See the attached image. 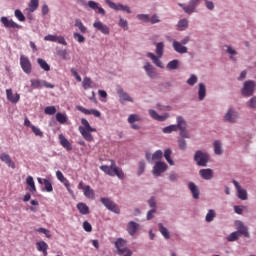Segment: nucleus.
I'll use <instances>...</instances> for the list:
<instances>
[{"label":"nucleus","mask_w":256,"mask_h":256,"mask_svg":"<svg viewBox=\"0 0 256 256\" xmlns=\"http://www.w3.org/2000/svg\"><path fill=\"white\" fill-rule=\"evenodd\" d=\"M177 131V126L176 125H169L163 128V133L164 134H170L172 132Z\"/></svg>","instance_id":"obj_50"},{"label":"nucleus","mask_w":256,"mask_h":256,"mask_svg":"<svg viewBox=\"0 0 256 256\" xmlns=\"http://www.w3.org/2000/svg\"><path fill=\"white\" fill-rule=\"evenodd\" d=\"M37 9H39V0H30L28 9H26V11H29L30 13H35Z\"/></svg>","instance_id":"obj_35"},{"label":"nucleus","mask_w":256,"mask_h":256,"mask_svg":"<svg viewBox=\"0 0 256 256\" xmlns=\"http://www.w3.org/2000/svg\"><path fill=\"white\" fill-rule=\"evenodd\" d=\"M178 65H179V61H178V60H172V61H170V62L167 64L166 68H167V70H169V71L177 70Z\"/></svg>","instance_id":"obj_43"},{"label":"nucleus","mask_w":256,"mask_h":256,"mask_svg":"<svg viewBox=\"0 0 256 256\" xmlns=\"http://www.w3.org/2000/svg\"><path fill=\"white\" fill-rule=\"evenodd\" d=\"M56 121H58V123H61V125H65V123H67V115L61 112H58L56 114Z\"/></svg>","instance_id":"obj_41"},{"label":"nucleus","mask_w":256,"mask_h":256,"mask_svg":"<svg viewBox=\"0 0 256 256\" xmlns=\"http://www.w3.org/2000/svg\"><path fill=\"white\" fill-rule=\"evenodd\" d=\"M0 21L6 29H22L21 25L17 24L13 19H8L6 16H2Z\"/></svg>","instance_id":"obj_11"},{"label":"nucleus","mask_w":256,"mask_h":256,"mask_svg":"<svg viewBox=\"0 0 256 256\" xmlns=\"http://www.w3.org/2000/svg\"><path fill=\"white\" fill-rule=\"evenodd\" d=\"M216 217V213L213 209H210L208 212H207V215H206V222L210 223L213 221V219Z\"/></svg>","instance_id":"obj_48"},{"label":"nucleus","mask_w":256,"mask_h":256,"mask_svg":"<svg viewBox=\"0 0 256 256\" xmlns=\"http://www.w3.org/2000/svg\"><path fill=\"white\" fill-rule=\"evenodd\" d=\"M20 67L26 75H31V72L33 71V65L31 64V60H29V57L25 55L20 56Z\"/></svg>","instance_id":"obj_4"},{"label":"nucleus","mask_w":256,"mask_h":256,"mask_svg":"<svg viewBox=\"0 0 256 256\" xmlns=\"http://www.w3.org/2000/svg\"><path fill=\"white\" fill-rule=\"evenodd\" d=\"M249 107L251 109H256V97H252L249 101Z\"/></svg>","instance_id":"obj_64"},{"label":"nucleus","mask_w":256,"mask_h":256,"mask_svg":"<svg viewBox=\"0 0 256 256\" xmlns=\"http://www.w3.org/2000/svg\"><path fill=\"white\" fill-rule=\"evenodd\" d=\"M101 171L105 172L106 175H109L110 177H118L119 179H123L125 177V174L123 173V170L121 168L117 167V164L115 161H111V165H102L100 166Z\"/></svg>","instance_id":"obj_3"},{"label":"nucleus","mask_w":256,"mask_h":256,"mask_svg":"<svg viewBox=\"0 0 256 256\" xmlns=\"http://www.w3.org/2000/svg\"><path fill=\"white\" fill-rule=\"evenodd\" d=\"M149 115L152 119H154L158 122H164L169 117L168 113H165L164 115H159V113H157V111H155L153 109L149 110Z\"/></svg>","instance_id":"obj_17"},{"label":"nucleus","mask_w":256,"mask_h":256,"mask_svg":"<svg viewBox=\"0 0 256 256\" xmlns=\"http://www.w3.org/2000/svg\"><path fill=\"white\" fill-rule=\"evenodd\" d=\"M57 55L61 57V59H67V50H59Z\"/></svg>","instance_id":"obj_63"},{"label":"nucleus","mask_w":256,"mask_h":256,"mask_svg":"<svg viewBox=\"0 0 256 256\" xmlns=\"http://www.w3.org/2000/svg\"><path fill=\"white\" fill-rule=\"evenodd\" d=\"M44 189L47 191V193L53 192V184H51V180L44 179Z\"/></svg>","instance_id":"obj_45"},{"label":"nucleus","mask_w":256,"mask_h":256,"mask_svg":"<svg viewBox=\"0 0 256 256\" xmlns=\"http://www.w3.org/2000/svg\"><path fill=\"white\" fill-rule=\"evenodd\" d=\"M37 63L44 71H51V66H49L47 61L43 60V58H38Z\"/></svg>","instance_id":"obj_37"},{"label":"nucleus","mask_w":256,"mask_h":256,"mask_svg":"<svg viewBox=\"0 0 256 256\" xmlns=\"http://www.w3.org/2000/svg\"><path fill=\"white\" fill-rule=\"evenodd\" d=\"M83 194L86 199H91L92 201L95 199V190H93V188H91L89 185L85 186Z\"/></svg>","instance_id":"obj_30"},{"label":"nucleus","mask_w":256,"mask_h":256,"mask_svg":"<svg viewBox=\"0 0 256 256\" xmlns=\"http://www.w3.org/2000/svg\"><path fill=\"white\" fill-rule=\"evenodd\" d=\"M233 184L238 192V198L242 201L247 200V192L245 189H242L239 183L236 180H233Z\"/></svg>","instance_id":"obj_22"},{"label":"nucleus","mask_w":256,"mask_h":256,"mask_svg":"<svg viewBox=\"0 0 256 256\" xmlns=\"http://www.w3.org/2000/svg\"><path fill=\"white\" fill-rule=\"evenodd\" d=\"M75 27H78V29L81 33H87V27H85V25H83V22H81V20H79V19L75 20Z\"/></svg>","instance_id":"obj_44"},{"label":"nucleus","mask_w":256,"mask_h":256,"mask_svg":"<svg viewBox=\"0 0 256 256\" xmlns=\"http://www.w3.org/2000/svg\"><path fill=\"white\" fill-rule=\"evenodd\" d=\"M77 209L81 215H89V206L87 204L80 202L77 204Z\"/></svg>","instance_id":"obj_34"},{"label":"nucleus","mask_w":256,"mask_h":256,"mask_svg":"<svg viewBox=\"0 0 256 256\" xmlns=\"http://www.w3.org/2000/svg\"><path fill=\"white\" fill-rule=\"evenodd\" d=\"M198 95H199V100L203 101L205 99V95H206V87L203 83L199 84V91H198Z\"/></svg>","instance_id":"obj_40"},{"label":"nucleus","mask_w":256,"mask_h":256,"mask_svg":"<svg viewBox=\"0 0 256 256\" xmlns=\"http://www.w3.org/2000/svg\"><path fill=\"white\" fill-rule=\"evenodd\" d=\"M137 18H138L140 21H143L144 23H149V21H150L149 15H147V14H139V15L137 16Z\"/></svg>","instance_id":"obj_61"},{"label":"nucleus","mask_w":256,"mask_h":256,"mask_svg":"<svg viewBox=\"0 0 256 256\" xmlns=\"http://www.w3.org/2000/svg\"><path fill=\"white\" fill-rule=\"evenodd\" d=\"M199 175L204 180H211L213 178V171H212V169H209V168L201 169L199 171Z\"/></svg>","instance_id":"obj_28"},{"label":"nucleus","mask_w":256,"mask_h":256,"mask_svg":"<svg viewBox=\"0 0 256 256\" xmlns=\"http://www.w3.org/2000/svg\"><path fill=\"white\" fill-rule=\"evenodd\" d=\"M176 127H177V130L178 129L180 130V136L182 138H185V139H189L190 138L189 134L186 131L187 124H186L185 120L183 119V117H181V116L177 117V125H176Z\"/></svg>","instance_id":"obj_9"},{"label":"nucleus","mask_w":256,"mask_h":256,"mask_svg":"<svg viewBox=\"0 0 256 256\" xmlns=\"http://www.w3.org/2000/svg\"><path fill=\"white\" fill-rule=\"evenodd\" d=\"M32 132L34 133V135H36L37 137H43V132L41 131V129L35 127V126H31Z\"/></svg>","instance_id":"obj_58"},{"label":"nucleus","mask_w":256,"mask_h":256,"mask_svg":"<svg viewBox=\"0 0 256 256\" xmlns=\"http://www.w3.org/2000/svg\"><path fill=\"white\" fill-rule=\"evenodd\" d=\"M0 160H2L3 163H6L8 167H11V169H15V162L11 160V156L7 153L0 154Z\"/></svg>","instance_id":"obj_24"},{"label":"nucleus","mask_w":256,"mask_h":256,"mask_svg":"<svg viewBox=\"0 0 256 256\" xmlns=\"http://www.w3.org/2000/svg\"><path fill=\"white\" fill-rule=\"evenodd\" d=\"M163 54H164V43L163 42H159L156 45V55L153 54L152 52H149L147 54V57L149 59L152 60V62L154 63V65L160 69H163V62H161V58H163Z\"/></svg>","instance_id":"obj_2"},{"label":"nucleus","mask_w":256,"mask_h":256,"mask_svg":"<svg viewBox=\"0 0 256 256\" xmlns=\"http://www.w3.org/2000/svg\"><path fill=\"white\" fill-rule=\"evenodd\" d=\"M56 177H57L58 181H60V183H63V185L66 187L68 193H70V195H73V190L71 189V184L69 183V180H67V178H65V176L63 175V172H61L60 170H57Z\"/></svg>","instance_id":"obj_14"},{"label":"nucleus","mask_w":256,"mask_h":256,"mask_svg":"<svg viewBox=\"0 0 256 256\" xmlns=\"http://www.w3.org/2000/svg\"><path fill=\"white\" fill-rule=\"evenodd\" d=\"M179 149L185 151L187 149V143L184 139L178 140Z\"/></svg>","instance_id":"obj_59"},{"label":"nucleus","mask_w":256,"mask_h":256,"mask_svg":"<svg viewBox=\"0 0 256 256\" xmlns=\"http://www.w3.org/2000/svg\"><path fill=\"white\" fill-rule=\"evenodd\" d=\"M188 188L192 193L193 199L198 200L199 199V195H200V190L199 188L195 185L194 182H189L188 184Z\"/></svg>","instance_id":"obj_26"},{"label":"nucleus","mask_w":256,"mask_h":256,"mask_svg":"<svg viewBox=\"0 0 256 256\" xmlns=\"http://www.w3.org/2000/svg\"><path fill=\"white\" fill-rule=\"evenodd\" d=\"M36 247L38 249V251H40L41 253H43L44 256H47V249H49V245L46 244L45 241H39L36 243Z\"/></svg>","instance_id":"obj_31"},{"label":"nucleus","mask_w":256,"mask_h":256,"mask_svg":"<svg viewBox=\"0 0 256 256\" xmlns=\"http://www.w3.org/2000/svg\"><path fill=\"white\" fill-rule=\"evenodd\" d=\"M173 49L178 54H186L188 49L178 41H173Z\"/></svg>","instance_id":"obj_25"},{"label":"nucleus","mask_w":256,"mask_h":256,"mask_svg":"<svg viewBox=\"0 0 256 256\" xmlns=\"http://www.w3.org/2000/svg\"><path fill=\"white\" fill-rule=\"evenodd\" d=\"M163 159V151L157 150L152 154V161H160Z\"/></svg>","instance_id":"obj_47"},{"label":"nucleus","mask_w":256,"mask_h":256,"mask_svg":"<svg viewBox=\"0 0 256 256\" xmlns=\"http://www.w3.org/2000/svg\"><path fill=\"white\" fill-rule=\"evenodd\" d=\"M93 28L97 29L98 31H101L103 33V35H109V33H110L109 27H107V25H105L101 21L94 22Z\"/></svg>","instance_id":"obj_18"},{"label":"nucleus","mask_w":256,"mask_h":256,"mask_svg":"<svg viewBox=\"0 0 256 256\" xmlns=\"http://www.w3.org/2000/svg\"><path fill=\"white\" fill-rule=\"evenodd\" d=\"M81 124L83 126H79L78 131L82 135V137L85 139V141H93V134L91 133H97V129L91 127V124H89V121L87 119L82 118Z\"/></svg>","instance_id":"obj_1"},{"label":"nucleus","mask_w":256,"mask_h":256,"mask_svg":"<svg viewBox=\"0 0 256 256\" xmlns=\"http://www.w3.org/2000/svg\"><path fill=\"white\" fill-rule=\"evenodd\" d=\"M83 229L87 233H91V231H93V226H91V223H89V221H84L83 222Z\"/></svg>","instance_id":"obj_57"},{"label":"nucleus","mask_w":256,"mask_h":256,"mask_svg":"<svg viewBox=\"0 0 256 256\" xmlns=\"http://www.w3.org/2000/svg\"><path fill=\"white\" fill-rule=\"evenodd\" d=\"M138 230H139V223L130 221L129 222V234L131 236H133L137 233Z\"/></svg>","instance_id":"obj_36"},{"label":"nucleus","mask_w":256,"mask_h":256,"mask_svg":"<svg viewBox=\"0 0 256 256\" xmlns=\"http://www.w3.org/2000/svg\"><path fill=\"white\" fill-rule=\"evenodd\" d=\"M214 152H215L216 155H221L222 154L221 143L218 140H216L214 142Z\"/></svg>","instance_id":"obj_51"},{"label":"nucleus","mask_w":256,"mask_h":256,"mask_svg":"<svg viewBox=\"0 0 256 256\" xmlns=\"http://www.w3.org/2000/svg\"><path fill=\"white\" fill-rule=\"evenodd\" d=\"M14 15L18 19V21H21V22L25 21V15H23V12H21V10L19 9L15 10Z\"/></svg>","instance_id":"obj_53"},{"label":"nucleus","mask_w":256,"mask_h":256,"mask_svg":"<svg viewBox=\"0 0 256 256\" xmlns=\"http://www.w3.org/2000/svg\"><path fill=\"white\" fill-rule=\"evenodd\" d=\"M100 201L104 205V207L108 209V211H111L112 213H116V214L121 213L119 206H117L116 203L110 198H101Z\"/></svg>","instance_id":"obj_6"},{"label":"nucleus","mask_w":256,"mask_h":256,"mask_svg":"<svg viewBox=\"0 0 256 256\" xmlns=\"http://www.w3.org/2000/svg\"><path fill=\"white\" fill-rule=\"evenodd\" d=\"M237 233H239V236L240 234L245 236L246 238H249V233H248V229L246 228V226H244V224L242 222H239L237 224Z\"/></svg>","instance_id":"obj_33"},{"label":"nucleus","mask_w":256,"mask_h":256,"mask_svg":"<svg viewBox=\"0 0 256 256\" xmlns=\"http://www.w3.org/2000/svg\"><path fill=\"white\" fill-rule=\"evenodd\" d=\"M44 40L50 41L52 43H59V45L67 46V41L65 40V37H63V36L48 34L44 37Z\"/></svg>","instance_id":"obj_13"},{"label":"nucleus","mask_w":256,"mask_h":256,"mask_svg":"<svg viewBox=\"0 0 256 256\" xmlns=\"http://www.w3.org/2000/svg\"><path fill=\"white\" fill-rule=\"evenodd\" d=\"M106 3L110 9H114V11H126V13H129V7L127 6H123L122 4H115L111 0H106Z\"/></svg>","instance_id":"obj_19"},{"label":"nucleus","mask_w":256,"mask_h":256,"mask_svg":"<svg viewBox=\"0 0 256 256\" xmlns=\"http://www.w3.org/2000/svg\"><path fill=\"white\" fill-rule=\"evenodd\" d=\"M73 37L78 43H85V37L80 33L75 32Z\"/></svg>","instance_id":"obj_55"},{"label":"nucleus","mask_w":256,"mask_h":256,"mask_svg":"<svg viewBox=\"0 0 256 256\" xmlns=\"http://www.w3.org/2000/svg\"><path fill=\"white\" fill-rule=\"evenodd\" d=\"M198 79L195 75H191V77L187 80V84L189 86H194L197 83Z\"/></svg>","instance_id":"obj_60"},{"label":"nucleus","mask_w":256,"mask_h":256,"mask_svg":"<svg viewBox=\"0 0 256 256\" xmlns=\"http://www.w3.org/2000/svg\"><path fill=\"white\" fill-rule=\"evenodd\" d=\"M194 160L198 166L206 167L209 161V156L207 155V153L202 152L201 150H198L194 155Z\"/></svg>","instance_id":"obj_5"},{"label":"nucleus","mask_w":256,"mask_h":256,"mask_svg":"<svg viewBox=\"0 0 256 256\" xmlns=\"http://www.w3.org/2000/svg\"><path fill=\"white\" fill-rule=\"evenodd\" d=\"M117 94L120 97V103H125V101H129V94L124 93L123 88L120 86L117 87Z\"/></svg>","instance_id":"obj_32"},{"label":"nucleus","mask_w":256,"mask_h":256,"mask_svg":"<svg viewBox=\"0 0 256 256\" xmlns=\"http://www.w3.org/2000/svg\"><path fill=\"white\" fill-rule=\"evenodd\" d=\"M148 205L150 208L156 209L157 208V201L155 200V197L152 196L149 200H148Z\"/></svg>","instance_id":"obj_62"},{"label":"nucleus","mask_w":256,"mask_h":256,"mask_svg":"<svg viewBox=\"0 0 256 256\" xmlns=\"http://www.w3.org/2000/svg\"><path fill=\"white\" fill-rule=\"evenodd\" d=\"M32 89H40V87H46V89H54L55 85L40 79L30 80Z\"/></svg>","instance_id":"obj_7"},{"label":"nucleus","mask_w":256,"mask_h":256,"mask_svg":"<svg viewBox=\"0 0 256 256\" xmlns=\"http://www.w3.org/2000/svg\"><path fill=\"white\" fill-rule=\"evenodd\" d=\"M59 141L60 145H62V147H64V149H66L67 151H71L73 149V146H71V142H69V140H67V138H65L63 134L59 135Z\"/></svg>","instance_id":"obj_27"},{"label":"nucleus","mask_w":256,"mask_h":256,"mask_svg":"<svg viewBox=\"0 0 256 256\" xmlns=\"http://www.w3.org/2000/svg\"><path fill=\"white\" fill-rule=\"evenodd\" d=\"M144 71L146 72L147 76L149 78H155L157 77V72L155 71V67H153V65H151V63L146 62L144 64Z\"/></svg>","instance_id":"obj_20"},{"label":"nucleus","mask_w":256,"mask_h":256,"mask_svg":"<svg viewBox=\"0 0 256 256\" xmlns=\"http://www.w3.org/2000/svg\"><path fill=\"white\" fill-rule=\"evenodd\" d=\"M139 121H141V116H139V115H137V114H131V115L129 116V123H130V124H133V123L139 122Z\"/></svg>","instance_id":"obj_54"},{"label":"nucleus","mask_w":256,"mask_h":256,"mask_svg":"<svg viewBox=\"0 0 256 256\" xmlns=\"http://www.w3.org/2000/svg\"><path fill=\"white\" fill-rule=\"evenodd\" d=\"M26 185L28 186L30 193H37V187L35 186V180H33V176H28L26 178Z\"/></svg>","instance_id":"obj_29"},{"label":"nucleus","mask_w":256,"mask_h":256,"mask_svg":"<svg viewBox=\"0 0 256 256\" xmlns=\"http://www.w3.org/2000/svg\"><path fill=\"white\" fill-rule=\"evenodd\" d=\"M177 27L179 28V31H185L188 27V21L186 19H181L178 22Z\"/></svg>","instance_id":"obj_46"},{"label":"nucleus","mask_w":256,"mask_h":256,"mask_svg":"<svg viewBox=\"0 0 256 256\" xmlns=\"http://www.w3.org/2000/svg\"><path fill=\"white\" fill-rule=\"evenodd\" d=\"M6 97L10 101V103H19V100L21 99V96L19 93H16L13 95V90L12 89H7L6 90Z\"/></svg>","instance_id":"obj_21"},{"label":"nucleus","mask_w":256,"mask_h":256,"mask_svg":"<svg viewBox=\"0 0 256 256\" xmlns=\"http://www.w3.org/2000/svg\"><path fill=\"white\" fill-rule=\"evenodd\" d=\"M200 2L201 0H190L187 6L182 3H178V5L183 8V11H185L187 15H191V13H195L196 7Z\"/></svg>","instance_id":"obj_8"},{"label":"nucleus","mask_w":256,"mask_h":256,"mask_svg":"<svg viewBox=\"0 0 256 256\" xmlns=\"http://www.w3.org/2000/svg\"><path fill=\"white\" fill-rule=\"evenodd\" d=\"M167 168H168V166L165 162H163V161L156 162L153 167L154 176H156V177L161 176V174H163L167 170Z\"/></svg>","instance_id":"obj_12"},{"label":"nucleus","mask_w":256,"mask_h":256,"mask_svg":"<svg viewBox=\"0 0 256 256\" xmlns=\"http://www.w3.org/2000/svg\"><path fill=\"white\" fill-rule=\"evenodd\" d=\"M238 119V113L234 109H229L224 116V121L228 123H235Z\"/></svg>","instance_id":"obj_15"},{"label":"nucleus","mask_w":256,"mask_h":256,"mask_svg":"<svg viewBox=\"0 0 256 256\" xmlns=\"http://www.w3.org/2000/svg\"><path fill=\"white\" fill-rule=\"evenodd\" d=\"M115 247H116L119 255H123V253H125V251H127L125 240H123L122 238H119L115 242Z\"/></svg>","instance_id":"obj_23"},{"label":"nucleus","mask_w":256,"mask_h":256,"mask_svg":"<svg viewBox=\"0 0 256 256\" xmlns=\"http://www.w3.org/2000/svg\"><path fill=\"white\" fill-rule=\"evenodd\" d=\"M255 87H256V84L254 81H246L244 83V87L242 88V95L244 97H251L254 93V90H255Z\"/></svg>","instance_id":"obj_10"},{"label":"nucleus","mask_w":256,"mask_h":256,"mask_svg":"<svg viewBox=\"0 0 256 256\" xmlns=\"http://www.w3.org/2000/svg\"><path fill=\"white\" fill-rule=\"evenodd\" d=\"M171 154H172V150L170 148H167L165 151H164V158L166 159V161L168 162V164L170 166H174V162L173 160L171 159Z\"/></svg>","instance_id":"obj_39"},{"label":"nucleus","mask_w":256,"mask_h":256,"mask_svg":"<svg viewBox=\"0 0 256 256\" xmlns=\"http://www.w3.org/2000/svg\"><path fill=\"white\" fill-rule=\"evenodd\" d=\"M93 84V81H91V78L89 77H84L83 81H82V87L83 89L87 90V89H91V85Z\"/></svg>","instance_id":"obj_42"},{"label":"nucleus","mask_w":256,"mask_h":256,"mask_svg":"<svg viewBox=\"0 0 256 256\" xmlns=\"http://www.w3.org/2000/svg\"><path fill=\"white\" fill-rule=\"evenodd\" d=\"M239 232H237V231H234V232H232L229 236H228V241L229 242H234V241H236L238 238H239Z\"/></svg>","instance_id":"obj_56"},{"label":"nucleus","mask_w":256,"mask_h":256,"mask_svg":"<svg viewBox=\"0 0 256 256\" xmlns=\"http://www.w3.org/2000/svg\"><path fill=\"white\" fill-rule=\"evenodd\" d=\"M45 115H55L57 113V108L55 106H47L44 109Z\"/></svg>","instance_id":"obj_49"},{"label":"nucleus","mask_w":256,"mask_h":256,"mask_svg":"<svg viewBox=\"0 0 256 256\" xmlns=\"http://www.w3.org/2000/svg\"><path fill=\"white\" fill-rule=\"evenodd\" d=\"M77 110L80 111V113H83L84 115H93L94 117H101V112L99 110H89L83 106H77Z\"/></svg>","instance_id":"obj_16"},{"label":"nucleus","mask_w":256,"mask_h":256,"mask_svg":"<svg viewBox=\"0 0 256 256\" xmlns=\"http://www.w3.org/2000/svg\"><path fill=\"white\" fill-rule=\"evenodd\" d=\"M158 228L162 236L168 240L170 238V234L167 228L163 226V223H158Z\"/></svg>","instance_id":"obj_38"},{"label":"nucleus","mask_w":256,"mask_h":256,"mask_svg":"<svg viewBox=\"0 0 256 256\" xmlns=\"http://www.w3.org/2000/svg\"><path fill=\"white\" fill-rule=\"evenodd\" d=\"M37 233H43L47 237V239H51V231L47 230L46 228H38L36 229Z\"/></svg>","instance_id":"obj_52"}]
</instances>
